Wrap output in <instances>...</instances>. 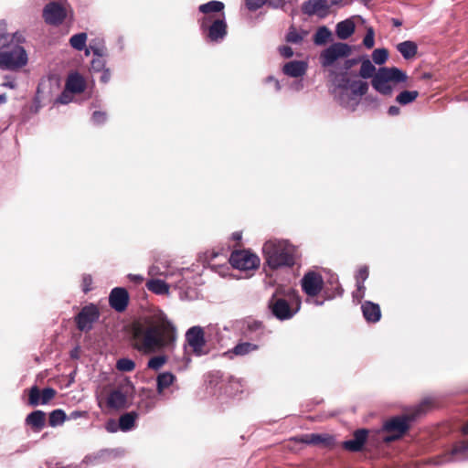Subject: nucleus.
Segmentation results:
<instances>
[{"label": "nucleus", "instance_id": "nucleus-1", "mask_svg": "<svg viewBox=\"0 0 468 468\" xmlns=\"http://www.w3.org/2000/svg\"><path fill=\"white\" fill-rule=\"evenodd\" d=\"M176 338V327L165 315L135 322L131 327V344L143 355L172 350Z\"/></svg>", "mask_w": 468, "mask_h": 468}, {"label": "nucleus", "instance_id": "nucleus-2", "mask_svg": "<svg viewBox=\"0 0 468 468\" xmlns=\"http://www.w3.org/2000/svg\"><path fill=\"white\" fill-rule=\"evenodd\" d=\"M26 38L22 32H8L5 20L0 21V69L17 70L28 62V57L22 44Z\"/></svg>", "mask_w": 468, "mask_h": 468}, {"label": "nucleus", "instance_id": "nucleus-3", "mask_svg": "<svg viewBox=\"0 0 468 468\" xmlns=\"http://www.w3.org/2000/svg\"><path fill=\"white\" fill-rule=\"evenodd\" d=\"M262 251L266 263L272 270L292 267L295 264L296 249L286 240H268L264 243Z\"/></svg>", "mask_w": 468, "mask_h": 468}, {"label": "nucleus", "instance_id": "nucleus-4", "mask_svg": "<svg viewBox=\"0 0 468 468\" xmlns=\"http://www.w3.org/2000/svg\"><path fill=\"white\" fill-rule=\"evenodd\" d=\"M407 79V74L401 69L395 67H383L375 74L371 83L373 88L379 93L389 95L392 92V88L389 82H405Z\"/></svg>", "mask_w": 468, "mask_h": 468}, {"label": "nucleus", "instance_id": "nucleus-5", "mask_svg": "<svg viewBox=\"0 0 468 468\" xmlns=\"http://www.w3.org/2000/svg\"><path fill=\"white\" fill-rule=\"evenodd\" d=\"M361 61L359 58L346 59L342 70L339 74H336L333 79L334 85L340 90L338 94V101L341 105L347 107L348 102L346 101V95L348 91L349 78L347 77L348 70L358 64Z\"/></svg>", "mask_w": 468, "mask_h": 468}, {"label": "nucleus", "instance_id": "nucleus-6", "mask_svg": "<svg viewBox=\"0 0 468 468\" xmlns=\"http://www.w3.org/2000/svg\"><path fill=\"white\" fill-rule=\"evenodd\" d=\"M420 412V409L417 410L414 416H397L388 420L384 424V430L388 432L392 433L385 438L386 441H392L399 439L409 429V421L413 420L414 418Z\"/></svg>", "mask_w": 468, "mask_h": 468}, {"label": "nucleus", "instance_id": "nucleus-7", "mask_svg": "<svg viewBox=\"0 0 468 468\" xmlns=\"http://www.w3.org/2000/svg\"><path fill=\"white\" fill-rule=\"evenodd\" d=\"M351 47L346 43L337 42L329 46L320 54V61L323 67L332 66L337 59L347 58L351 54Z\"/></svg>", "mask_w": 468, "mask_h": 468}, {"label": "nucleus", "instance_id": "nucleus-8", "mask_svg": "<svg viewBox=\"0 0 468 468\" xmlns=\"http://www.w3.org/2000/svg\"><path fill=\"white\" fill-rule=\"evenodd\" d=\"M229 262L235 269L250 271L259 267L260 259L249 250H235L230 255Z\"/></svg>", "mask_w": 468, "mask_h": 468}, {"label": "nucleus", "instance_id": "nucleus-9", "mask_svg": "<svg viewBox=\"0 0 468 468\" xmlns=\"http://www.w3.org/2000/svg\"><path fill=\"white\" fill-rule=\"evenodd\" d=\"M268 307L271 314L281 321L291 319L298 310H293L285 299L278 298L276 294L269 300Z\"/></svg>", "mask_w": 468, "mask_h": 468}, {"label": "nucleus", "instance_id": "nucleus-10", "mask_svg": "<svg viewBox=\"0 0 468 468\" xmlns=\"http://www.w3.org/2000/svg\"><path fill=\"white\" fill-rule=\"evenodd\" d=\"M99 317L100 312L96 305L92 303L85 305L75 318L78 329L90 331Z\"/></svg>", "mask_w": 468, "mask_h": 468}, {"label": "nucleus", "instance_id": "nucleus-11", "mask_svg": "<svg viewBox=\"0 0 468 468\" xmlns=\"http://www.w3.org/2000/svg\"><path fill=\"white\" fill-rule=\"evenodd\" d=\"M200 29L204 34H206L207 38L211 42H219L223 40L227 35L225 15L221 14V16H218L217 20L212 21V24L208 25L207 27Z\"/></svg>", "mask_w": 468, "mask_h": 468}, {"label": "nucleus", "instance_id": "nucleus-12", "mask_svg": "<svg viewBox=\"0 0 468 468\" xmlns=\"http://www.w3.org/2000/svg\"><path fill=\"white\" fill-rule=\"evenodd\" d=\"M67 16L65 7L57 3L51 2L43 9V17L46 23L53 26L60 25Z\"/></svg>", "mask_w": 468, "mask_h": 468}, {"label": "nucleus", "instance_id": "nucleus-13", "mask_svg": "<svg viewBox=\"0 0 468 468\" xmlns=\"http://www.w3.org/2000/svg\"><path fill=\"white\" fill-rule=\"evenodd\" d=\"M301 284L308 296H316L323 289L324 281L319 273L309 271L303 275Z\"/></svg>", "mask_w": 468, "mask_h": 468}, {"label": "nucleus", "instance_id": "nucleus-14", "mask_svg": "<svg viewBox=\"0 0 468 468\" xmlns=\"http://www.w3.org/2000/svg\"><path fill=\"white\" fill-rule=\"evenodd\" d=\"M186 340L196 355L200 356L203 354L206 342L202 327L193 326L189 328L186 334Z\"/></svg>", "mask_w": 468, "mask_h": 468}, {"label": "nucleus", "instance_id": "nucleus-15", "mask_svg": "<svg viewBox=\"0 0 468 468\" xmlns=\"http://www.w3.org/2000/svg\"><path fill=\"white\" fill-rule=\"evenodd\" d=\"M129 303V293L122 287L113 288L109 295V304L116 312L122 313L126 310Z\"/></svg>", "mask_w": 468, "mask_h": 468}, {"label": "nucleus", "instance_id": "nucleus-16", "mask_svg": "<svg viewBox=\"0 0 468 468\" xmlns=\"http://www.w3.org/2000/svg\"><path fill=\"white\" fill-rule=\"evenodd\" d=\"M302 10L305 15H317L324 18L328 15L329 5L327 0H308L303 5Z\"/></svg>", "mask_w": 468, "mask_h": 468}, {"label": "nucleus", "instance_id": "nucleus-17", "mask_svg": "<svg viewBox=\"0 0 468 468\" xmlns=\"http://www.w3.org/2000/svg\"><path fill=\"white\" fill-rule=\"evenodd\" d=\"M468 451V445H461L454 447L451 452L437 457L433 463L436 465H441L447 463L456 462L464 460V457L461 455Z\"/></svg>", "mask_w": 468, "mask_h": 468}, {"label": "nucleus", "instance_id": "nucleus-18", "mask_svg": "<svg viewBox=\"0 0 468 468\" xmlns=\"http://www.w3.org/2000/svg\"><path fill=\"white\" fill-rule=\"evenodd\" d=\"M367 433L368 431L366 429L356 431L353 439L344 441V448L350 452L360 451L367 441Z\"/></svg>", "mask_w": 468, "mask_h": 468}, {"label": "nucleus", "instance_id": "nucleus-19", "mask_svg": "<svg viewBox=\"0 0 468 468\" xmlns=\"http://www.w3.org/2000/svg\"><path fill=\"white\" fill-rule=\"evenodd\" d=\"M307 68V62L303 60H292L284 64L282 71L289 77L298 78L305 74Z\"/></svg>", "mask_w": 468, "mask_h": 468}, {"label": "nucleus", "instance_id": "nucleus-20", "mask_svg": "<svg viewBox=\"0 0 468 468\" xmlns=\"http://www.w3.org/2000/svg\"><path fill=\"white\" fill-rule=\"evenodd\" d=\"M361 309L367 322L377 323L380 320L381 312L378 304L367 301L362 304Z\"/></svg>", "mask_w": 468, "mask_h": 468}, {"label": "nucleus", "instance_id": "nucleus-21", "mask_svg": "<svg viewBox=\"0 0 468 468\" xmlns=\"http://www.w3.org/2000/svg\"><path fill=\"white\" fill-rule=\"evenodd\" d=\"M127 396L121 389L110 392L107 398V405L111 409L120 410L126 407Z\"/></svg>", "mask_w": 468, "mask_h": 468}, {"label": "nucleus", "instance_id": "nucleus-22", "mask_svg": "<svg viewBox=\"0 0 468 468\" xmlns=\"http://www.w3.org/2000/svg\"><path fill=\"white\" fill-rule=\"evenodd\" d=\"M297 441L312 445H330L333 441V437L327 434L311 433L301 436Z\"/></svg>", "mask_w": 468, "mask_h": 468}, {"label": "nucleus", "instance_id": "nucleus-23", "mask_svg": "<svg viewBox=\"0 0 468 468\" xmlns=\"http://www.w3.org/2000/svg\"><path fill=\"white\" fill-rule=\"evenodd\" d=\"M85 86V80L79 73L70 74L66 81V90L72 93L82 92Z\"/></svg>", "mask_w": 468, "mask_h": 468}, {"label": "nucleus", "instance_id": "nucleus-24", "mask_svg": "<svg viewBox=\"0 0 468 468\" xmlns=\"http://www.w3.org/2000/svg\"><path fill=\"white\" fill-rule=\"evenodd\" d=\"M259 346L250 342H241L237 344L232 349L229 350L226 355L232 357V355L243 356L258 350Z\"/></svg>", "mask_w": 468, "mask_h": 468}, {"label": "nucleus", "instance_id": "nucleus-25", "mask_svg": "<svg viewBox=\"0 0 468 468\" xmlns=\"http://www.w3.org/2000/svg\"><path fill=\"white\" fill-rule=\"evenodd\" d=\"M26 423L31 426L35 431H41L46 423V414L42 410H35L26 418Z\"/></svg>", "mask_w": 468, "mask_h": 468}, {"label": "nucleus", "instance_id": "nucleus-26", "mask_svg": "<svg viewBox=\"0 0 468 468\" xmlns=\"http://www.w3.org/2000/svg\"><path fill=\"white\" fill-rule=\"evenodd\" d=\"M355 23L352 19H346L337 23L335 33L339 39L345 40L353 35L355 32Z\"/></svg>", "mask_w": 468, "mask_h": 468}, {"label": "nucleus", "instance_id": "nucleus-27", "mask_svg": "<svg viewBox=\"0 0 468 468\" xmlns=\"http://www.w3.org/2000/svg\"><path fill=\"white\" fill-rule=\"evenodd\" d=\"M348 90H351L352 97L351 101H355V104L357 103L356 98L365 95L367 92L368 85L366 81L349 80Z\"/></svg>", "mask_w": 468, "mask_h": 468}, {"label": "nucleus", "instance_id": "nucleus-28", "mask_svg": "<svg viewBox=\"0 0 468 468\" xmlns=\"http://www.w3.org/2000/svg\"><path fill=\"white\" fill-rule=\"evenodd\" d=\"M146 288L158 295H164L169 293V286L168 284L159 279H151L146 282Z\"/></svg>", "mask_w": 468, "mask_h": 468}, {"label": "nucleus", "instance_id": "nucleus-29", "mask_svg": "<svg viewBox=\"0 0 468 468\" xmlns=\"http://www.w3.org/2000/svg\"><path fill=\"white\" fill-rule=\"evenodd\" d=\"M397 49L405 59H410L417 54L418 47L413 41L407 40L399 43Z\"/></svg>", "mask_w": 468, "mask_h": 468}, {"label": "nucleus", "instance_id": "nucleus-30", "mask_svg": "<svg viewBox=\"0 0 468 468\" xmlns=\"http://www.w3.org/2000/svg\"><path fill=\"white\" fill-rule=\"evenodd\" d=\"M224 7H225L224 3L220 2V1L213 0V1H209L206 4L200 5L198 7V10L201 13H210V14L219 15V14H224L223 13Z\"/></svg>", "mask_w": 468, "mask_h": 468}, {"label": "nucleus", "instance_id": "nucleus-31", "mask_svg": "<svg viewBox=\"0 0 468 468\" xmlns=\"http://www.w3.org/2000/svg\"><path fill=\"white\" fill-rule=\"evenodd\" d=\"M90 49H91L93 51L94 55L97 56V58H95L91 60V69L93 71H98V72L103 70L104 67H105V60L102 58L103 48H98V47H93V46L90 45Z\"/></svg>", "mask_w": 468, "mask_h": 468}, {"label": "nucleus", "instance_id": "nucleus-32", "mask_svg": "<svg viewBox=\"0 0 468 468\" xmlns=\"http://www.w3.org/2000/svg\"><path fill=\"white\" fill-rule=\"evenodd\" d=\"M137 414L135 412H127L122 414L119 419V428L122 431H131L133 426Z\"/></svg>", "mask_w": 468, "mask_h": 468}, {"label": "nucleus", "instance_id": "nucleus-33", "mask_svg": "<svg viewBox=\"0 0 468 468\" xmlns=\"http://www.w3.org/2000/svg\"><path fill=\"white\" fill-rule=\"evenodd\" d=\"M175 379V376L170 372H164L159 374L156 379L157 392L162 394L164 389L170 387L174 383Z\"/></svg>", "mask_w": 468, "mask_h": 468}, {"label": "nucleus", "instance_id": "nucleus-34", "mask_svg": "<svg viewBox=\"0 0 468 468\" xmlns=\"http://www.w3.org/2000/svg\"><path fill=\"white\" fill-rule=\"evenodd\" d=\"M307 31L305 30H297L293 26L289 27V30L286 34L285 39L288 43L291 44H300L303 40V38L307 36Z\"/></svg>", "mask_w": 468, "mask_h": 468}, {"label": "nucleus", "instance_id": "nucleus-35", "mask_svg": "<svg viewBox=\"0 0 468 468\" xmlns=\"http://www.w3.org/2000/svg\"><path fill=\"white\" fill-rule=\"evenodd\" d=\"M360 62L361 67L359 70V76L363 79H373V77L377 73L376 67L373 65V63L368 58H365Z\"/></svg>", "mask_w": 468, "mask_h": 468}, {"label": "nucleus", "instance_id": "nucleus-36", "mask_svg": "<svg viewBox=\"0 0 468 468\" xmlns=\"http://www.w3.org/2000/svg\"><path fill=\"white\" fill-rule=\"evenodd\" d=\"M419 97L417 90H403L396 97V101L400 105H408Z\"/></svg>", "mask_w": 468, "mask_h": 468}, {"label": "nucleus", "instance_id": "nucleus-37", "mask_svg": "<svg viewBox=\"0 0 468 468\" xmlns=\"http://www.w3.org/2000/svg\"><path fill=\"white\" fill-rule=\"evenodd\" d=\"M331 36L332 33L326 27H320L314 36V42L317 46H323L329 40Z\"/></svg>", "mask_w": 468, "mask_h": 468}, {"label": "nucleus", "instance_id": "nucleus-38", "mask_svg": "<svg viewBox=\"0 0 468 468\" xmlns=\"http://www.w3.org/2000/svg\"><path fill=\"white\" fill-rule=\"evenodd\" d=\"M86 42H87V34L83 33V32L75 34L69 38L70 46L78 51H81L85 48Z\"/></svg>", "mask_w": 468, "mask_h": 468}, {"label": "nucleus", "instance_id": "nucleus-39", "mask_svg": "<svg viewBox=\"0 0 468 468\" xmlns=\"http://www.w3.org/2000/svg\"><path fill=\"white\" fill-rule=\"evenodd\" d=\"M66 420V414L62 410H55L49 414L48 422L51 427L61 425Z\"/></svg>", "mask_w": 468, "mask_h": 468}, {"label": "nucleus", "instance_id": "nucleus-40", "mask_svg": "<svg viewBox=\"0 0 468 468\" xmlns=\"http://www.w3.org/2000/svg\"><path fill=\"white\" fill-rule=\"evenodd\" d=\"M116 368L122 372H131L135 368V363L130 358H120L116 362Z\"/></svg>", "mask_w": 468, "mask_h": 468}, {"label": "nucleus", "instance_id": "nucleus-41", "mask_svg": "<svg viewBox=\"0 0 468 468\" xmlns=\"http://www.w3.org/2000/svg\"><path fill=\"white\" fill-rule=\"evenodd\" d=\"M167 361L166 356L160 355L151 357L148 360L147 367L153 370H159Z\"/></svg>", "mask_w": 468, "mask_h": 468}, {"label": "nucleus", "instance_id": "nucleus-42", "mask_svg": "<svg viewBox=\"0 0 468 468\" xmlns=\"http://www.w3.org/2000/svg\"><path fill=\"white\" fill-rule=\"evenodd\" d=\"M388 58V53L386 48H378L375 49L372 53V59L378 65L384 64L387 61Z\"/></svg>", "mask_w": 468, "mask_h": 468}, {"label": "nucleus", "instance_id": "nucleus-43", "mask_svg": "<svg viewBox=\"0 0 468 468\" xmlns=\"http://www.w3.org/2000/svg\"><path fill=\"white\" fill-rule=\"evenodd\" d=\"M28 401L31 406H37L41 404L40 390L37 386H34L30 388L28 394Z\"/></svg>", "mask_w": 468, "mask_h": 468}, {"label": "nucleus", "instance_id": "nucleus-44", "mask_svg": "<svg viewBox=\"0 0 468 468\" xmlns=\"http://www.w3.org/2000/svg\"><path fill=\"white\" fill-rule=\"evenodd\" d=\"M202 14H203V16L198 19L200 28L207 27L208 25L212 24V21L217 20L218 18V16H221V14H219V15L210 14V13H202Z\"/></svg>", "mask_w": 468, "mask_h": 468}, {"label": "nucleus", "instance_id": "nucleus-45", "mask_svg": "<svg viewBox=\"0 0 468 468\" xmlns=\"http://www.w3.org/2000/svg\"><path fill=\"white\" fill-rule=\"evenodd\" d=\"M56 390L52 388H45L40 391L41 395V404L45 405L48 403L55 396H56Z\"/></svg>", "mask_w": 468, "mask_h": 468}, {"label": "nucleus", "instance_id": "nucleus-46", "mask_svg": "<svg viewBox=\"0 0 468 468\" xmlns=\"http://www.w3.org/2000/svg\"><path fill=\"white\" fill-rule=\"evenodd\" d=\"M106 452H107L106 450H102L97 453H94L91 455H87L84 458L83 463H85L87 464H94V463H98L101 459H102L104 457V455L106 454Z\"/></svg>", "mask_w": 468, "mask_h": 468}, {"label": "nucleus", "instance_id": "nucleus-47", "mask_svg": "<svg viewBox=\"0 0 468 468\" xmlns=\"http://www.w3.org/2000/svg\"><path fill=\"white\" fill-rule=\"evenodd\" d=\"M374 36H375V34H374L373 28L369 27L367 31L366 36L364 37V39H363V45L368 49L372 48L374 47V44H375Z\"/></svg>", "mask_w": 468, "mask_h": 468}, {"label": "nucleus", "instance_id": "nucleus-48", "mask_svg": "<svg viewBox=\"0 0 468 468\" xmlns=\"http://www.w3.org/2000/svg\"><path fill=\"white\" fill-rule=\"evenodd\" d=\"M365 285L362 282H360V281H358V282H356V290L353 292L354 300H356L359 303L361 299L365 296Z\"/></svg>", "mask_w": 468, "mask_h": 468}, {"label": "nucleus", "instance_id": "nucleus-49", "mask_svg": "<svg viewBox=\"0 0 468 468\" xmlns=\"http://www.w3.org/2000/svg\"><path fill=\"white\" fill-rule=\"evenodd\" d=\"M267 0H246V5L249 10L255 11L261 8Z\"/></svg>", "mask_w": 468, "mask_h": 468}, {"label": "nucleus", "instance_id": "nucleus-50", "mask_svg": "<svg viewBox=\"0 0 468 468\" xmlns=\"http://www.w3.org/2000/svg\"><path fill=\"white\" fill-rule=\"evenodd\" d=\"M367 277H368V269L367 266H363L358 270L357 274L356 276V282H358V281H360V282H362L364 284V282L367 279Z\"/></svg>", "mask_w": 468, "mask_h": 468}, {"label": "nucleus", "instance_id": "nucleus-51", "mask_svg": "<svg viewBox=\"0 0 468 468\" xmlns=\"http://www.w3.org/2000/svg\"><path fill=\"white\" fill-rule=\"evenodd\" d=\"M91 120L95 124H101L106 121V113L96 111L93 112Z\"/></svg>", "mask_w": 468, "mask_h": 468}, {"label": "nucleus", "instance_id": "nucleus-52", "mask_svg": "<svg viewBox=\"0 0 468 468\" xmlns=\"http://www.w3.org/2000/svg\"><path fill=\"white\" fill-rule=\"evenodd\" d=\"M69 90H65L60 96L57 99V101L61 104H67L71 101L72 96Z\"/></svg>", "mask_w": 468, "mask_h": 468}, {"label": "nucleus", "instance_id": "nucleus-53", "mask_svg": "<svg viewBox=\"0 0 468 468\" xmlns=\"http://www.w3.org/2000/svg\"><path fill=\"white\" fill-rule=\"evenodd\" d=\"M279 52L281 56H282L285 58H289L293 56V50L289 46H282L279 48Z\"/></svg>", "mask_w": 468, "mask_h": 468}, {"label": "nucleus", "instance_id": "nucleus-54", "mask_svg": "<svg viewBox=\"0 0 468 468\" xmlns=\"http://www.w3.org/2000/svg\"><path fill=\"white\" fill-rule=\"evenodd\" d=\"M92 283V279L90 275H84L82 279V290L84 292H88L91 290L90 285Z\"/></svg>", "mask_w": 468, "mask_h": 468}, {"label": "nucleus", "instance_id": "nucleus-55", "mask_svg": "<svg viewBox=\"0 0 468 468\" xmlns=\"http://www.w3.org/2000/svg\"><path fill=\"white\" fill-rule=\"evenodd\" d=\"M286 3L287 0H269V5L273 8H282Z\"/></svg>", "mask_w": 468, "mask_h": 468}, {"label": "nucleus", "instance_id": "nucleus-56", "mask_svg": "<svg viewBox=\"0 0 468 468\" xmlns=\"http://www.w3.org/2000/svg\"><path fill=\"white\" fill-rule=\"evenodd\" d=\"M110 79H111V72H110V70L108 69H104L102 70V74L101 76V81L102 83H107L110 80Z\"/></svg>", "mask_w": 468, "mask_h": 468}, {"label": "nucleus", "instance_id": "nucleus-57", "mask_svg": "<svg viewBox=\"0 0 468 468\" xmlns=\"http://www.w3.org/2000/svg\"><path fill=\"white\" fill-rule=\"evenodd\" d=\"M128 278L130 281L135 282V283H141L144 281V277L139 274H129Z\"/></svg>", "mask_w": 468, "mask_h": 468}, {"label": "nucleus", "instance_id": "nucleus-58", "mask_svg": "<svg viewBox=\"0 0 468 468\" xmlns=\"http://www.w3.org/2000/svg\"><path fill=\"white\" fill-rule=\"evenodd\" d=\"M400 112V110L398 106H390L388 110V113L390 115V116H396V115H399Z\"/></svg>", "mask_w": 468, "mask_h": 468}, {"label": "nucleus", "instance_id": "nucleus-59", "mask_svg": "<svg viewBox=\"0 0 468 468\" xmlns=\"http://www.w3.org/2000/svg\"><path fill=\"white\" fill-rule=\"evenodd\" d=\"M106 430L110 432H115L117 431L115 421L110 420L106 425Z\"/></svg>", "mask_w": 468, "mask_h": 468}, {"label": "nucleus", "instance_id": "nucleus-60", "mask_svg": "<svg viewBox=\"0 0 468 468\" xmlns=\"http://www.w3.org/2000/svg\"><path fill=\"white\" fill-rule=\"evenodd\" d=\"M84 413L85 412L74 410V411L70 412L69 419V420H76V419L83 416Z\"/></svg>", "mask_w": 468, "mask_h": 468}, {"label": "nucleus", "instance_id": "nucleus-61", "mask_svg": "<svg viewBox=\"0 0 468 468\" xmlns=\"http://www.w3.org/2000/svg\"><path fill=\"white\" fill-rule=\"evenodd\" d=\"M266 80L267 81H274L276 90H280V89H281L280 83L273 77L270 76V77L267 78Z\"/></svg>", "mask_w": 468, "mask_h": 468}, {"label": "nucleus", "instance_id": "nucleus-62", "mask_svg": "<svg viewBox=\"0 0 468 468\" xmlns=\"http://www.w3.org/2000/svg\"><path fill=\"white\" fill-rule=\"evenodd\" d=\"M392 24L394 27H400L402 25L401 21L397 18L392 19Z\"/></svg>", "mask_w": 468, "mask_h": 468}, {"label": "nucleus", "instance_id": "nucleus-63", "mask_svg": "<svg viewBox=\"0 0 468 468\" xmlns=\"http://www.w3.org/2000/svg\"><path fill=\"white\" fill-rule=\"evenodd\" d=\"M344 0H331V5H342Z\"/></svg>", "mask_w": 468, "mask_h": 468}, {"label": "nucleus", "instance_id": "nucleus-64", "mask_svg": "<svg viewBox=\"0 0 468 468\" xmlns=\"http://www.w3.org/2000/svg\"><path fill=\"white\" fill-rule=\"evenodd\" d=\"M464 434H468V422L462 429Z\"/></svg>", "mask_w": 468, "mask_h": 468}]
</instances>
